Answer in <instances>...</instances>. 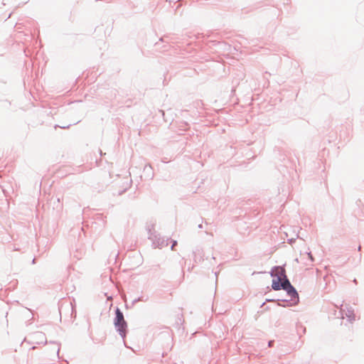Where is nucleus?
<instances>
[{
	"label": "nucleus",
	"instance_id": "obj_1",
	"mask_svg": "<svg viewBox=\"0 0 364 364\" xmlns=\"http://www.w3.org/2000/svg\"><path fill=\"white\" fill-rule=\"evenodd\" d=\"M115 317L114 318V326L119 336L124 339L127 333V323L124 319L123 312L117 307L115 311Z\"/></svg>",
	"mask_w": 364,
	"mask_h": 364
},
{
	"label": "nucleus",
	"instance_id": "obj_2",
	"mask_svg": "<svg viewBox=\"0 0 364 364\" xmlns=\"http://www.w3.org/2000/svg\"><path fill=\"white\" fill-rule=\"evenodd\" d=\"M280 268H281V267L276 266L273 269L278 270V272L277 273H274L272 269L270 273L271 276L272 277H277L276 279H273L272 283V289H274L275 291L281 290L283 287L282 285L281 284H282V276H280Z\"/></svg>",
	"mask_w": 364,
	"mask_h": 364
},
{
	"label": "nucleus",
	"instance_id": "obj_3",
	"mask_svg": "<svg viewBox=\"0 0 364 364\" xmlns=\"http://www.w3.org/2000/svg\"><path fill=\"white\" fill-rule=\"evenodd\" d=\"M284 290L286 291L287 296L290 297L289 301H290V302H291L294 306L298 304L299 302V296L296 288L292 285L289 286Z\"/></svg>",
	"mask_w": 364,
	"mask_h": 364
},
{
	"label": "nucleus",
	"instance_id": "obj_4",
	"mask_svg": "<svg viewBox=\"0 0 364 364\" xmlns=\"http://www.w3.org/2000/svg\"><path fill=\"white\" fill-rule=\"evenodd\" d=\"M153 242V245L156 247L167 246L168 242L156 232H154V235L149 238Z\"/></svg>",
	"mask_w": 364,
	"mask_h": 364
},
{
	"label": "nucleus",
	"instance_id": "obj_5",
	"mask_svg": "<svg viewBox=\"0 0 364 364\" xmlns=\"http://www.w3.org/2000/svg\"><path fill=\"white\" fill-rule=\"evenodd\" d=\"M280 276H282V289L283 290H284L285 289L288 288L289 286H292V284H291L289 279H288L287 274H286V272H285V269L282 267L280 268Z\"/></svg>",
	"mask_w": 364,
	"mask_h": 364
},
{
	"label": "nucleus",
	"instance_id": "obj_6",
	"mask_svg": "<svg viewBox=\"0 0 364 364\" xmlns=\"http://www.w3.org/2000/svg\"><path fill=\"white\" fill-rule=\"evenodd\" d=\"M32 336L34 340H36V343L37 344H46L47 343L46 335L43 332H41V331L35 332L34 333H33Z\"/></svg>",
	"mask_w": 364,
	"mask_h": 364
},
{
	"label": "nucleus",
	"instance_id": "obj_7",
	"mask_svg": "<svg viewBox=\"0 0 364 364\" xmlns=\"http://www.w3.org/2000/svg\"><path fill=\"white\" fill-rule=\"evenodd\" d=\"M277 306H294L289 299H277Z\"/></svg>",
	"mask_w": 364,
	"mask_h": 364
},
{
	"label": "nucleus",
	"instance_id": "obj_8",
	"mask_svg": "<svg viewBox=\"0 0 364 364\" xmlns=\"http://www.w3.org/2000/svg\"><path fill=\"white\" fill-rule=\"evenodd\" d=\"M193 255L195 261H197L198 259L200 261L203 259V250L200 248H196L193 251Z\"/></svg>",
	"mask_w": 364,
	"mask_h": 364
},
{
	"label": "nucleus",
	"instance_id": "obj_9",
	"mask_svg": "<svg viewBox=\"0 0 364 364\" xmlns=\"http://www.w3.org/2000/svg\"><path fill=\"white\" fill-rule=\"evenodd\" d=\"M146 231L148 233V238L149 239L151 237V236H152L154 235V232H156L154 230V224H153V223L147 224L146 226Z\"/></svg>",
	"mask_w": 364,
	"mask_h": 364
},
{
	"label": "nucleus",
	"instance_id": "obj_10",
	"mask_svg": "<svg viewBox=\"0 0 364 364\" xmlns=\"http://www.w3.org/2000/svg\"><path fill=\"white\" fill-rule=\"evenodd\" d=\"M346 315L350 321L355 320V314L353 310H348Z\"/></svg>",
	"mask_w": 364,
	"mask_h": 364
},
{
	"label": "nucleus",
	"instance_id": "obj_11",
	"mask_svg": "<svg viewBox=\"0 0 364 364\" xmlns=\"http://www.w3.org/2000/svg\"><path fill=\"white\" fill-rule=\"evenodd\" d=\"M144 301L142 296L134 299L132 301V304L134 305L136 303H137L138 301Z\"/></svg>",
	"mask_w": 364,
	"mask_h": 364
},
{
	"label": "nucleus",
	"instance_id": "obj_12",
	"mask_svg": "<svg viewBox=\"0 0 364 364\" xmlns=\"http://www.w3.org/2000/svg\"><path fill=\"white\" fill-rule=\"evenodd\" d=\"M177 245V241L176 240H172V245H171V249L172 250H173L174 249V247Z\"/></svg>",
	"mask_w": 364,
	"mask_h": 364
},
{
	"label": "nucleus",
	"instance_id": "obj_13",
	"mask_svg": "<svg viewBox=\"0 0 364 364\" xmlns=\"http://www.w3.org/2000/svg\"><path fill=\"white\" fill-rule=\"evenodd\" d=\"M307 255L309 256V258L311 259V261L313 262L314 261V257H313V255H312L311 252H307Z\"/></svg>",
	"mask_w": 364,
	"mask_h": 364
},
{
	"label": "nucleus",
	"instance_id": "obj_14",
	"mask_svg": "<svg viewBox=\"0 0 364 364\" xmlns=\"http://www.w3.org/2000/svg\"><path fill=\"white\" fill-rule=\"evenodd\" d=\"M271 301H277V299H272V298L266 299L265 302H271Z\"/></svg>",
	"mask_w": 364,
	"mask_h": 364
},
{
	"label": "nucleus",
	"instance_id": "obj_15",
	"mask_svg": "<svg viewBox=\"0 0 364 364\" xmlns=\"http://www.w3.org/2000/svg\"><path fill=\"white\" fill-rule=\"evenodd\" d=\"M274 341H269L268 342V347L271 348L274 346Z\"/></svg>",
	"mask_w": 364,
	"mask_h": 364
},
{
	"label": "nucleus",
	"instance_id": "obj_16",
	"mask_svg": "<svg viewBox=\"0 0 364 364\" xmlns=\"http://www.w3.org/2000/svg\"><path fill=\"white\" fill-rule=\"evenodd\" d=\"M294 241H295V239H289V244H292Z\"/></svg>",
	"mask_w": 364,
	"mask_h": 364
},
{
	"label": "nucleus",
	"instance_id": "obj_17",
	"mask_svg": "<svg viewBox=\"0 0 364 364\" xmlns=\"http://www.w3.org/2000/svg\"><path fill=\"white\" fill-rule=\"evenodd\" d=\"M71 124H69L68 126L61 127L62 129H67L69 128Z\"/></svg>",
	"mask_w": 364,
	"mask_h": 364
},
{
	"label": "nucleus",
	"instance_id": "obj_18",
	"mask_svg": "<svg viewBox=\"0 0 364 364\" xmlns=\"http://www.w3.org/2000/svg\"><path fill=\"white\" fill-rule=\"evenodd\" d=\"M198 228L200 229L203 228V225L202 224L198 225Z\"/></svg>",
	"mask_w": 364,
	"mask_h": 364
},
{
	"label": "nucleus",
	"instance_id": "obj_19",
	"mask_svg": "<svg viewBox=\"0 0 364 364\" xmlns=\"http://www.w3.org/2000/svg\"><path fill=\"white\" fill-rule=\"evenodd\" d=\"M70 305H72V304L70 303ZM71 309H72V314L73 313V306H71Z\"/></svg>",
	"mask_w": 364,
	"mask_h": 364
},
{
	"label": "nucleus",
	"instance_id": "obj_20",
	"mask_svg": "<svg viewBox=\"0 0 364 364\" xmlns=\"http://www.w3.org/2000/svg\"><path fill=\"white\" fill-rule=\"evenodd\" d=\"M58 353H59V351H60V347H59L60 344H59V343H58Z\"/></svg>",
	"mask_w": 364,
	"mask_h": 364
},
{
	"label": "nucleus",
	"instance_id": "obj_21",
	"mask_svg": "<svg viewBox=\"0 0 364 364\" xmlns=\"http://www.w3.org/2000/svg\"><path fill=\"white\" fill-rule=\"evenodd\" d=\"M358 251H360V250H361V246H360H360H358Z\"/></svg>",
	"mask_w": 364,
	"mask_h": 364
},
{
	"label": "nucleus",
	"instance_id": "obj_22",
	"mask_svg": "<svg viewBox=\"0 0 364 364\" xmlns=\"http://www.w3.org/2000/svg\"><path fill=\"white\" fill-rule=\"evenodd\" d=\"M35 260H36V259L34 258V259H33V261H32V263H33V264H34V263H35Z\"/></svg>",
	"mask_w": 364,
	"mask_h": 364
},
{
	"label": "nucleus",
	"instance_id": "obj_23",
	"mask_svg": "<svg viewBox=\"0 0 364 364\" xmlns=\"http://www.w3.org/2000/svg\"><path fill=\"white\" fill-rule=\"evenodd\" d=\"M353 282H354L355 283H357V281H356V279H355L353 280Z\"/></svg>",
	"mask_w": 364,
	"mask_h": 364
}]
</instances>
